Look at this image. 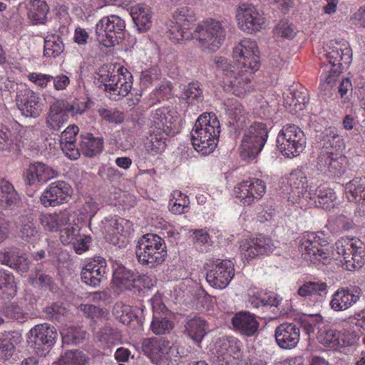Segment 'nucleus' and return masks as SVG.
Masks as SVG:
<instances>
[{
    "label": "nucleus",
    "mask_w": 365,
    "mask_h": 365,
    "mask_svg": "<svg viewBox=\"0 0 365 365\" xmlns=\"http://www.w3.org/2000/svg\"><path fill=\"white\" fill-rule=\"evenodd\" d=\"M302 257L314 264H327L331 259L344 262L346 269L351 271L361 268L365 263V244L356 238L342 237L331 247L327 246L324 232H307L300 240Z\"/></svg>",
    "instance_id": "nucleus-1"
},
{
    "label": "nucleus",
    "mask_w": 365,
    "mask_h": 365,
    "mask_svg": "<svg viewBox=\"0 0 365 365\" xmlns=\"http://www.w3.org/2000/svg\"><path fill=\"white\" fill-rule=\"evenodd\" d=\"M220 124L215 114H201L191 131V141L195 150L202 155L212 153L218 142Z\"/></svg>",
    "instance_id": "nucleus-2"
},
{
    "label": "nucleus",
    "mask_w": 365,
    "mask_h": 365,
    "mask_svg": "<svg viewBox=\"0 0 365 365\" xmlns=\"http://www.w3.org/2000/svg\"><path fill=\"white\" fill-rule=\"evenodd\" d=\"M350 323L340 331L324 327L318 332V340L324 346L333 349L354 346L359 339V335L352 325L365 330V309L355 313L349 318Z\"/></svg>",
    "instance_id": "nucleus-3"
},
{
    "label": "nucleus",
    "mask_w": 365,
    "mask_h": 365,
    "mask_svg": "<svg viewBox=\"0 0 365 365\" xmlns=\"http://www.w3.org/2000/svg\"><path fill=\"white\" fill-rule=\"evenodd\" d=\"M215 63L222 73V82L225 90L238 97H244L253 91V74L257 71L237 68L221 56L215 57Z\"/></svg>",
    "instance_id": "nucleus-4"
},
{
    "label": "nucleus",
    "mask_w": 365,
    "mask_h": 365,
    "mask_svg": "<svg viewBox=\"0 0 365 365\" xmlns=\"http://www.w3.org/2000/svg\"><path fill=\"white\" fill-rule=\"evenodd\" d=\"M325 56L332 66L329 74H322V81L325 88L331 87L336 81V77L344 66H348L352 59V52L349 44L346 41H331L324 48Z\"/></svg>",
    "instance_id": "nucleus-5"
},
{
    "label": "nucleus",
    "mask_w": 365,
    "mask_h": 365,
    "mask_svg": "<svg viewBox=\"0 0 365 365\" xmlns=\"http://www.w3.org/2000/svg\"><path fill=\"white\" fill-rule=\"evenodd\" d=\"M135 254L141 264L150 268L161 264L168 255L164 240L151 233L146 234L139 239L136 245Z\"/></svg>",
    "instance_id": "nucleus-6"
},
{
    "label": "nucleus",
    "mask_w": 365,
    "mask_h": 365,
    "mask_svg": "<svg viewBox=\"0 0 365 365\" xmlns=\"http://www.w3.org/2000/svg\"><path fill=\"white\" fill-rule=\"evenodd\" d=\"M98 81L103 84L109 98L114 101L128 96L133 86L132 74L121 66L115 67L112 71H100Z\"/></svg>",
    "instance_id": "nucleus-7"
},
{
    "label": "nucleus",
    "mask_w": 365,
    "mask_h": 365,
    "mask_svg": "<svg viewBox=\"0 0 365 365\" xmlns=\"http://www.w3.org/2000/svg\"><path fill=\"white\" fill-rule=\"evenodd\" d=\"M225 36L226 31L221 21L207 19L197 24L192 38L197 39L202 51L213 52L222 46Z\"/></svg>",
    "instance_id": "nucleus-8"
},
{
    "label": "nucleus",
    "mask_w": 365,
    "mask_h": 365,
    "mask_svg": "<svg viewBox=\"0 0 365 365\" xmlns=\"http://www.w3.org/2000/svg\"><path fill=\"white\" fill-rule=\"evenodd\" d=\"M195 21L193 11L187 6H180L173 12L167 23L168 34L174 42L190 40L192 37L191 28Z\"/></svg>",
    "instance_id": "nucleus-9"
},
{
    "label": "nucleus",
    "mask_w": 365,
    "mask_h": 365,
    "mask_svg": "<svg viewBox=\"0 0 365 365\" xmlns=\"http://www.w3.org/2000/svg\"><path fill=\"white\" fill-rule=\"evenodd\" d=\"M304 132L295 125H286L278 133L277 145L281 153L292 158L300 155L306 147Z\"/></svg>",
    "instance_id": "nucleus-10"
},
{
    "label": "nucleus",
    "mask_w": 365,
    "mask_h": 365,
    "mask_svg": "<svg viewBox=\"0 0 365 365\" xmlns=\"http://www.w3.org/2000/svg\"><path fill=\"white\" fill-rule=\"evenodd\" d=\"M268 138L264 123L255 122L245 131L240 147L241 157L246 160H254L262 150Z\"/></svg>",
    "instance_id": "nucleus-11"
},
{
    "label": "nucleus",
    "mask_w": 365,
    "mask_h": 365,
    "mask_svg": "<svg viewBox=\"0 0 365 365\" xmlns=\"http://www.w3.org/2000/svg\"><path fill=\"white\" fill-rule=\"evenodd\" d=\"M232 57L237 68L258 71L260 67L257 43L251 38H245L237 43L232 49Z\"/></svg>",
    "instance_id": "nucleus-12"
},
{
    "label": "nucleus",
    "mask_w": 365,
    "mask_h": 365,
    "mask_svg": "<svg viewBox=\"0 0 365 365\" xmlns=\"http://www.w3.org/2000/svg\"><path fill=\"white\" fill-rule=\"evenodd\" d=\"M125 29L123 19L117 15H110L101 19L96 25V39L106 48L118 42V36Z\"/></svg>",
    "instance_id": "nucleus-13"
},
{
    "label": "nucleus",
    "mask_w": 365,
    "mask_h": 365,
    "mask_svg": "<svg viewBox=\"0 0 365 365\" xmlns=\"http://www.w3.org/2000/svg\"><path fill=\"white\" fill-rule=\"evenodd\" d=\"M28 334L29 344L34 346L36 353L40 356H46L49 352L58 336L56 329L48 323L34 326Z\"/></svg>",
    "instance_id": "nucleus-14"
},
{
    "label": "nucleus",
    "mask_w": 365,
    "mask_h": 365,
    "mask_svg": "<svg viewBox=\"0 0 365 365\" xmlns=\"http://www.w3.org/2000/svg\"><path fill=\"white\" fill-rule=\"evenodd\" d=\"M238 28L247 34H254L265 27V18L252 4H242L237 9Z\"/></svg>",
    "instance_id": "nucleus-15"
},
{
    "label": "nucleus",
    "mask_w": 365,
    "mask_h": 365,
    "mask_svg": "<svg viewBox=\"0 0 365 365\" xmlns=\"http://www.w3.org/2000/svg\"><path fill=\"white\" fill-rule=\"evenodd\" d=\"M276 249V245L269 237L259 235L256 237L244 239L240 243L242 260L249 261L259 256L268 255Z\"/></svg>",
    "instance_id": "nucleus-16"
},
{
    "label": "nucleus",
    "mask_w": 365,
    "mask_h": 365,
    "mask_svg": "<svg viewBox=\"0 0 365 365\" xmlns=\"http://www.w3.org/2000/svg\"><path fill=\"white\" fill-rule=\"evenodd\" d=\"M267 191L264 181L252 178L237 183L233 189V194L244 205H250L261 200Z\"/></svg>",
    "instance_id": "nucleus-17"
},
{
    "label": "nucleus",
    "mask_w": 365,
    "mask_h": 365,
    "mask_svg": "<svg viewBox=\"0 0 365 365\" xmlns=\"http://www.w3.org/2000/svg\"><path fill=\"white\" fill-rule=\"evenodd\" d=\"M179 115L177 110L170 107L158 108L150 113L148 125L150 130L165 131L166 133L175 134L178 128Z\"/></svg>",
    "instance_id": "nucleus-18"
},
{
    "label": "nucleus",
    "mask_w": 365,
    "mask_h": 365,
    "mask_svg": "<svg viewBox=\"0 0 365 365\" xmlns=\"http://www.w3.org/2000/svg\"><path fill=\"white\" fill-rule=\"evenodd\" d=\"M242 343L235 337L220 339L215 344L216 365H235L242 356Z\"/></svg>",
    "instance_id": "nucleus-19"
},
{
    "label": "nucleus",
    "mask_w": 365,
    "mask_h": 365,
    "mask_svg": "<svg viewBox=\"0 0 365 365\" xmlns=\"http://www.w3.org/2000/svg\"><path fill=\"white\" fill-rule=\"evenodd\" d=\"M235 276L234 264L227 259H217L207 271L206 280L215 289L226 288Z\"/></svg>",
    "instance_id": "nucleus-20"
},
{
    "label": "nucleus",
    "mask_w": 365,
    "mask_h": 365,
    "mask_svg": "<svg viewBox=\"0 0 365 365\" xmlns=\"http://www.w3.org/2000/svg\"><path fill=\"white\" fill-rule=\"evenodd\" d=\"M143 353L158 364L163 360L170 359L175 351L173 344L165 338L150 337L144 339L141 343Z\"/></svg>",
    "instance_id": "nucleus-21"
},
{
    "label": "nucleus",
    "mask_w": 365,
    "mask_h": 365,
    "mask_svg": "<svg viewBox=\"0 0 365 365\" xmlns=\"http://www.w3.org/2000/svg\"><path fill=\"white\" fill-rule=\"evenodd\" d=\"M306 174L301 170H293L288 177L290 191L288 193V202L300 207L306 206V194L309 192V182Z\"/></svg>",
    "instance_id": "nucleus-22"
},
{
    "label": "nucleus",
    "mask_w": 365,
    "mask_h": 365,
    "mask_svg": "<svg viewBox=\"0 0 365 365\" xmlns=\"http://www.w3.org/2000/svg\"><path fill=\"white\" fill-rule=\"evenodd\" d=\"M16 104L19 110L26 115L36 118L42 110L39 96L26 85H16Z\"/></svg>",
    "instance_id": "nucleus-23"
},
{
    "label": "nucleus",
    "mask_w": 365,
    "mask_h": 365,
    "mask_svg": "<svg viewBox=\"0 0 365 365\" xmlns=\"http://www.w3.org/2000/svg\"><path fill=\"white\" fill-rule=\"evenodd\" d=\"M306 205L329 209L336 199L334 190L327 187L322 181L312 179L309 182V192L306 194Z\"/></svg>",
    "instance_id": "nucleus-24"
},
{
    "label": "nucleus",
    "mask_w": 365,
    "mask_h": 365,
    "mask_svg": "<svg viewBox=\"0 0 365 365\" xmlns=\"http://www.w3.org/2000/svg\"><path fill=\"white\" fill-rule=\"evenodd\" d=\"M73 190L71 185L62 180L51 182L41 196V202L46 207H56L65 203L71 197Z\"/></svg>",
    "instance_id": "nucleus-25"
},
{
    "label": "nucleus",
    "mask_w": 365,
    "mask_h": 365,
    "mask_svg": "<svg viewBox=\"0 0 365 365\" xmlns=\"http://www.w3.org/2000/svg\"><path fill=\"white\" fill-rule=\"evenodd\" d=\"M153 309L150 330L155 335L169 334L174 328L175 324L165 305L157 298L152 299Z\"/></svg>",
    "instance_id": "nucleus-26"
},
{
    "label": "nucleus",
    "mask_w": 365,
    "mask_h": 365,
    "mask_svg": "<svg viewBox=\"0 0 365 365\" xmlns=\"http://www.w3.org/2000/svg\"><path fill=\"white\" fill-rule=\"evenodd\" d=\"M105 238L110 243L119 247L128 243V236L130 230V222L123 218L111 217L105 224Z\"/></svg>",
    "instance_id": "nucleus-27"
},
{
    "label": "nucleus",
    "mask_w": 365,
    "mask_h": 365,
    "mask_svg": "<svg viewBox=\"0 0 365 365\" xmlns=\"http://www.w3.org/2000/svg\"><path fill=\"white\" fill-rule=\"evenodd\" d=\"M361 294V289L358 286L340 287L331 296L330 308L335 312L345 311L359 300Z\"/></svg>",
    "instance_id": "nucleus-28"
},
{
    "label": "nucleus",
    "mask_w": 365,
    "mask_h": 365,
    "mask_svg": "<svg viewBox=\"0 0 365 365\" xmlns=\"http://www.w3.org/2000/svg\"><path fill=\"white\" fill-rule=\"evenodd\" d=\"M107 272V264L102 257H95L86 262L81 269V278L84 283L92 287L100 284Z\"/></svg>",
    "instance_id": "nucleus-29"
},
{
    "label": "nucleus",
    "mask_w": 365,
    "mask_h": 365,
    "mask_svg": "<svg viewBox=\"0 0 365 365\" xmlns=\"http://www.w3.org/2000/svg\"><path fill=\"white\" fill-rule=\"evenodd\" d=\"M277 345L283 349H292L298 344L300 339V329L294 323H283L274 331Z\"/></svg>",
    "instance_id": "nucleus-30"
},
{
    "label": "nucleus",
    "mask_w": 365,
    "mask_h": 365,
    "mask_svg": "<svg viewBox=\"0 0 365 365\" xmlns=\"http://www.w3.org/2000/svg\"><path fill=\"white\" fill-rule=\"evenodd\" d=\"M347 164V158L340 153L319 154L317 158L318 170L336 176H341L345 173Z\"/></svg>",
    "instance_id": "nucleus-31"
},
{
    "label": "nucleus",
    "mask_w": 365,
    "mask_h": 365,
    "mask_svg": "<svg viewBox=\"0 0 365 365\" xmlns=\"http://www.w3.org/2000/svg\"><path fill=\"white\" fill-rule=\"evenodd\" d=\"M56 175L53 168L41 162L31 163L24 173L25 182L29 185L46 182Z\"/></svg>",
    "instance_id": "nucleus-32"
},
{
    "label": "nucleus",
    "mask_w": 365,
    "mask_h": 365,
    "mask_svg": "<svg viewBox=\"0 0 365 365\" xmlns=\"http://www.w3.org/2000/svg\"><path fill=\"white\" fill-rule=\"evenodd\" d=\"M19 236L24 241L35 245L41 238V232L31 215H21L16 222Z\"/></svg>",
    "instance_id": "nucleus-33"
},
{
    "label": "nucleus",
    "mask_w": 365,
    "mask_h": 365,
    "mask_svg": "<svg viewBox=\"0 0 365 365\" xmlns=\"http://www.w3.org/2000/svg\"><path fill=\"white\" fill-rule=\"evenodd\" d=\"M232 324L235 330L247 336H254L259 329L255 316L245 311L236 313L232 318Z\"/></svg>",
    "instance_id": "nucleus-34"
},
{
    "label": "nucleus",
    "mask_w": 365,
    "mask_h": 365,
    "mask_svg": "<svg viewBox=\"0 0 365 365\" xmlns=\"http://www.w3.org/2000/svg\"><path fill=\"white\" fill-rule=\"evenodd\" d=\"M68 115L66 113L65 101L54 99L50 105L47 114V126L51 130L57 131L68 121Z\"/></svg>",
    "instance_id": "nucleus-35"
},
{
    "label": "nucleus",
    "mask_w": 365,
    "mask_h": 365,
    "mask_svg": "<svg viewBox=\"0 0 365 365\" xmlns=\"http://www.w3.org/2000/svg\"><path fill=\"white\" fill-rule=\"evenodd\" d=\"M78 128L75 125L68 126L60 136L61 148L65 155L71 160H77L80 156L79 149L76 147V135Z\"/></svg>",
    "instance_id": "nucleus-36"
},
{
    "label": "nucleus",
    "mask_w": 365,
    "mask_h": 365,
    "mask_svg": "<svg viewBox=\"0 0 365 365\" xmlns=\"http://www.w3.org/2000/svg\"><path fill=\"white\" fill-rule=\"evenodd\" d=\"M225 111L229 123L237 128H242L247 120V113L236 98H227L225 101Z\"/></svg>",
    "instance_id": "nucleus-37"
},
{
    "label": "nucleus",
    "mask_w": 365,
    "mask_h": 365,
    "mask_svg": "<svg viewBox=\"0 0 365 365\" xmlns=\"http://www.w3.org/2000/svg\"><path fill=\"white\" fill-rule=\"evenodd\" d=\"M21 341V334L18 331L0 333V360H9L15 352L16 346Z\"/></svg>",
    "instance_id": "nucleus-38"
},
{
    "label": "nucleus",
    "mask_w": 365,
    "mask_h": 365,
    "mask_svg": "<svg viewBox=\"0 0 365 365\" xmlns=\"http://www.w3.org/2000/svg\"><path fill=\"white\" fill-rule=\"evenodd\" d=\"M309 101V96L306 89L288 91L284 95V106L292 113H297L303 110Z\"/></svg>",
    "instance_id": "nucleus-39"
},
{
    "label": "nucleus",
    "mask_w": 365,
    "mask_h": 365,
    "mask_svg": "<svg viewBox=\"0 0 365 365\" xmlns=\"http://www.w3.org/2000/svg\"><path fill=\"white\" fill-rule=\"evenodd\" d=\"M130 15L139 31L148 30L152 25L151 8L145 4H138L131 8Z\"/></svg>",
    "instance_id": "nucleus-40"
},
{
    "label": "nucleus",
    "mask_w": 365,
    "mask_h": 365,
    "mask_svg": "<svg viewBox=\"0 0 365 365\" xmlns=\"http://www.w3.org/2000/svg\"><path fill=\"white\" fill-rule=\"evenodd\" d=\"M20 198L13 185L0 179V208L14 210L18 207Z\"/></svg>",
    "instance_id": "nucleus-41"
},
{
    "label": "nucleus",
    "mask_w": 365,
    "mask_h": 365,
    "mask_svg": "<svg viewBox=\"0 0 365 365\" xmlns=\"http://www.w3.org/2000/svg\"><path fill=\"white\" fill-rule=\"evenodd\" d=\"M136 274L123 265L116 264L113 267V283L120 289H131L135 287Z\"/></svg>",
    "instance_id": "nucleus-42"
},
{
    "label": "nucleus",
    "mask_w": 365,
    "mask_h": 365,
    "mask_svg": "<svg viewBox=\"0 0 365 365\" xmlns=\"http://www.w3.org/2000/svg\"><path fill=\"white\" fill-rule=\"evenodd\" d=\"M80 148L83 155L87 157H93L101 153L103 149V139L95 137L91 133H87L81 136Z\"/></svg>",
    "instance_id": "nucleus-43"
},
{
    "label": "nucleus",
    "mask_w": 365,
    "mask_h": 365,
    "mask_svg": "<svg viewBox=\"0 0 365 365\" xmlns=\"http://www.w3.org/2000/svg\"><path fill=\"white\" fill-rule=\"evenodd\" d=\"M69 220V212L67 210L44 214L40 218V222L45 230L51 232L58 230L60 227L66 225Z\"/></svg>",
    "instance_id": "nucleus-44"
},
{
    "label": "nucleus",
    "mask_w": 365,
    "mask_h": 365,
    "mask_svg": "<svg viewBox=\"0 0 365 365\" xmlns=\"http://www.w3.org/2000/svg\"><path fill=\"white\" fill-rule=\"evenodd\" d=\"M168 135L163 130L157 132L150 130V136L145 143L146 153L153 156L163 152L166 147V136Z\"/></svg>",
    "instance_id": "nucleus-45"
},
{
    "label": "nucleus",
    "mask_w": 365,
    "mask_h": 365,
    "mask_svg": "<svg viewBox=\"0 0 365 365\" xmlns=\"http://www.w3.org/2000/svg\"><path fill=\"white\" fill-rule=\"evenodd\" d=\"M18 133L12 134L6 128L0 126V150H9L14 145H17L25 133V128L19 124L14 125Z\"/></svg>",
    "instance_id": "nucleus-46"
},
{
    "label": "nucleus",
    "mask_w": 365,
    "mask_h": 365,
    "mask_svg": "<svg viewBox=\"0 0 365 365\" xmlns=\"http://www.w3.org/2000/svg\"><path fill=\"white\" fill-rule=\"evenodd\" d=\"M344 190L349 202L365 201V178H353L345 185Z\"/></svg>",
    "instance_id": "nucleus-47"
},
{
    "label": "nucleus",
    "mask_w": 365,
    "mask_h": 365,
    "mask_svg": "<svg viewBox=\"0 0 365 365\" xmlns=\"http://www.w3.org/2000/svg\"><path fill=\"white\" fill-rule=\"evenodd\" d=\"M327 293V284L320 281H309L304 283L297 290L302 297H315L322 299Z\"/></svg>",
    "instance_id": "nucleus-48"
},
{
    "label": "nucleus",
    "mask_w": 365,
    "mask_h": 365,
    "mask_svg": "<svg viewBox=\"0 0 365 365\" xmlns=\"http://www.w3.org/2000/svg\"><path fill=\"white\" fill-rule=\"evenodd\" d=\"M207 322L200 317H195L188 320L185 324L187 336L196 343H200L206 334Z\"/></svg>",
    "instance_id": "nucleus-49"
},
{
    "label": "nucleus",
    "mask_w": 365,
    "mask_h": 365,
    "mask_svg": "<svg viewBox=\"0 0 365 365\" xmlns=\"http://www.w3.org/2000/svg\"><path fill=\"white\" fill-rule=\"evenodd\" d=\"M344 146L342 138L336 133L334 128H329L327 130L324 143L319 154H332L340 153Z\"/></svg>",
    "instance_id": "nucleus-50"
},
{
    "label": "nucleus",
    "mask_w": 365,
    "mask_h": 365,
    "mask_svg": "<svg viewBox=\"0 0 365 365\" xmlns=\"http://www.w3.org/2000/svg\"><path fill=\"white\" fill-rule=\"evenodd\" d=\"M190 200L187 195L179 190H174L168 202V209L175 215L186 213L189 210Z\"/></svg>",
    "instance_id": "nucleus-51"
},
{
    "label": "nucleus",
    "mask_w": 365,
    "mask_h": 365,
    "mask_svg": "<svg viewBox=\"0 0 365 365\" xmlns=\"http://www.w3.org/2000/svg\"><path fill=\"white\" fill-rule=\"evenodd\" d=\"M180 98L186 103L195 106L203 100L202 90L198 83H190L182 88Z\"/></svg>",
    "instance_id": "nucleus-52"
},
{
    "label": "nucleus",
    "mask_w": 365,
    "mask_h": 365,
    "mask_svg": "<svg viewBox=\"0 0 365 365\" xmlns=\"http://www.w3.org/2000/svg\"><path fill=\"white\" fill-rule=\"evenodd\" d=\"M48 7L43 0H32L29 6V17L34 24L44 23Z\"/></svg>",
    "instance_id": "nucleus-53"
},
{
    "label": "nucleus",
    "mask_w": 365,
    "mask_h": 365,
    "mask_svg": "<svg viewBox=\"0 0 365 365\" xmlns=\"http://www.w3.org/2000/svg\"><path fill=\"white\" fill-rule=\"evenodd\" d=\"M137 308L121 302L116 303L113 307V314L124 324H130L138 320Z\"/></svg>",
    "instance_id": "nucleus-54"
},
{
    "label": "nucleus",
    "mask_w": 365,
    "mask_h": 365,
    "mask_svg": "<svg viewBox=\"0 0 365 365\" xmlns=\"http://www.w3.org/2000/svg\"><path fill=\"white\" fill-rule=\"evenodd\" d=\"M64 48L63 40L57 34L48 35L44 41L43 55L47 57H56L60 55Z\"/></svg>",
    "instance_id": "nucleus-55"
},
{
    "label": "nucleus",
    "mask_w": 365,
    "mask_h": 365,
    "mask_svg": "<svg viewBox=\"0 0 365 365\" xmlns=\"http://www.w3.org/2000/svg\"><path fill=\"white\" fill-rule=\"evenodd\" d=\"M0 290H4L7 299L13 298L17 292L14 277L9 272L0 269Z\"/></svg>",
    "instance_id": "nucleus-56"
},
{
    "label": "nucleus",
    "mask_w": 365,
    "mask_h": 365,
    "mask_svg": "<svg viewBox=\"0 0 365 365\" xmlns=\"http://www.w3.org/2000/svg\"><path fill=\"white\" fill-rule=\"evenodd\" d=\"M97 337L102 346L110 348L118 344L120 341L121 335L116 329L110 327H106L99 331Z\"/></svg>",
    "instance_id": "nucleus-57"
},
{
    "label": "nucleus",
    "mask_w": 365,
    "mask_h": 365,
    "mask_svg": "<svg viewBox=\"0 0 365 365\" xmlns=\"http://www.w3.org/2000/svg\"><path fill=\"white\" fill-rule=\"evenodd\" d=\"M190 237L193 245L201 250L212 245V239L206 229H196L190 231Z\"/></svg>",
    "instance_id": "nucleus-58"
},
{
    "label": "nucleus",
    "mask_w": 365,
    "mask_h": 365,
    "mask_svg": "<svg viewBox=\"0 0 365 365\" xmlns=\"http://www.w3.org/2000/svg\"><path fill=\"white\" fill-rule=\"evenodd\" d=\"M88 356L80 351H67L59 359V365H86L88 362Z\"/></svg>",
    "instance_id": "nucleus-59"
},
{
    "label": "nucleus",
    "mask_w": 365,
    "mask_h": 365,
    "mask_svg": "<svg viewBox=\"0 0 365 365\" xmlns=\"http://www.w3.org/2000/svg\"><path fill=\"white\" fill-rule=\"evenodd\" d=\"M62 342L64 344H77L85 339V333L73 327H63L61 331Z\"/></svg>",
    "instance_id": "nucleus-60"
},
{
    "label": "nucleus",
    "mask_w": 365,
    "mask_h": 365,
    "mask_svg": "<svg viewBox=\"0 0 365 365\" xmlns=\"http://www.w3.org/2000/svg\"><path fill=\"white\" fill-rule=\"evenodd\" d=\"M80 227L76 224H69L60 232V240L65 245H72L80 234Z\"/></svg>",
    "instance_id": "nucleus-61"
},
{
    "label": "nucleus",
    "mask_w": 365,
    "mask_h": 365,
    "mask_svg": "<svg viewBox=\"0 0 365 365\" xmlns=\"http://www.w3.org/2000/svg\"><path fill=\"white\" fill-rule=\"evenodd\" d=\"M98 113L109 123L120 124L125 119L124 113L116 109L101 108L98 110Z\"/></svg>",
    "instance_id": "nucleus-62"
},
{
    "label": "nucleus",
    "mask_w": 365,
    "mask_h": 365,
    "mask_svg": "<svg viewBox=\"0 0 365 365\" xmlns=\"http://www.w3.org/2000/svg\"><path fill=\"white\" fill-rule=\"evenodd\" d=\"M47 316L53 321L60 322L63 317L68 314V309L61 304L54 303L45 309Z\"/></svg>",
    "instance_id": "nucleus-63"
},
{
    "label": "nucleus",
    "mask_w": 365,
    "mask_h": 365,
    "mask_svg": "<svg viewBox=\"0 0 365 365\" xmlns=\"http://www.w3.org/2000/svg\"><path fill=\"white\" fill-rule=\"evenodd\" d=\"M275 35L286 38H292L296 32L294 25L287 21H282L276 26L274 30Z\"/></svg>",
    "instance_id": "nucleus-64"
}]
</instances>
